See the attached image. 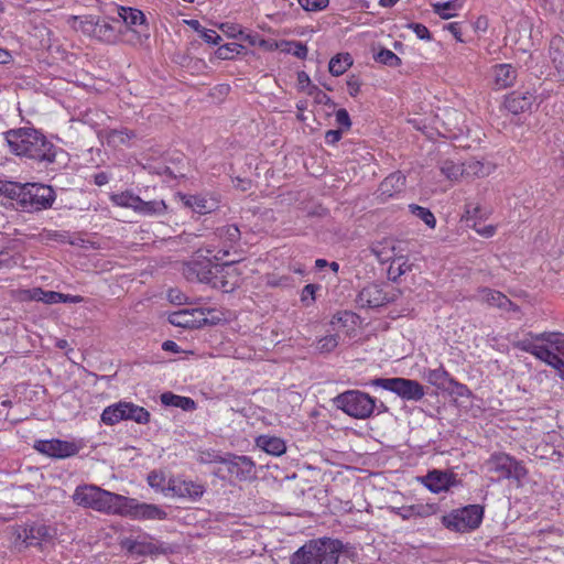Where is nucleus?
<instances>
[{"instance_id": "nucleus-1", "label": "nucleus", "mask_w": 564, "mask_h": 564, "mask_svg": "<svg viewBox=\"0 0 564 564\" xmlns=\"http://www.w3.org/2000/svg\"><path fill=\"white\" fill-rule=\"evenodd\" d=\"M4 138L13 154L28 158L44 165L54 163L57 154L62 152L43 133L34 128L11 129L4 133Z\"/></svg>"}, {"instance_id": "nucleus-2", "label": "nucleus", "mask_w": 564, "mask_h": 564, "mask_svg": "<svg viewBox=\"0 0 564 564\" xmlns=\"http://www.w3.org/2000/svg\"><path fill=\"white\" fill-rule=\"evenodd\" d=\"M517 346L556 369L564 379V334L543 333L534 339H522Z\"/></svg>"}, {"instance_id": "nucleus-3", "label": "nucleus", "mask_w": 564, "mask_h": 564, "mask_svg": "<svg viewBox=\"0 0 564 564\" xmlns=\"http://www.w3.org/2000/svg\"><path fill=\"white\" fill-rule=\"evenodd\" d=\"M343 544L328 538L311 540L291 556V564H338Z\"/></svg>"}, {"instance_id": "nucleus-4", "label": "nucleus", "mask_w": 564, "mask_h": 564, "mask_svg": "<svg viewBox=\"0 0 564 564\" xmlns=\"http://www.w3.org/2000/svg\"><path fill=\"white\" fill-rule=\"evenodd\" d=\"M121 495L104 490L95 485H83L75 489L73 500L77 506L108 514H118Z\"/></svg>"}, {"instance_id": "nucleus-5", "label": "nucleus", "mask_w": 564, "mask_h": 564, "mask_svg": "<svg viewBox=\"0 0 564 564\" xmlns=\"http://www.w3.org/2000/svg\"><path fill=\"white\" fill-rule=\"evenodd\" d=\"M337 409L355 419H367L376 409V400L359 390H349L334 399Z\"/></svg>"}, {"instance_id": "nucleus-6", "label": "nucleus", "mask_w": 564, "mask_h": 564, "mask_svg": "<svg viewBox=\"0 0 564 564\" xmlns=\"http://www.w3.org/2000/svg\"><path fill=\"white\" fill-rule=\"evenodd\" d=\"M203 462H214L220 464L215 474L224 479L235 478L238 480H247L254 473V464L247 456L223 457L215 455L213 458H204Z\"/></svg>"}, {"instance_id": "nucleus-7", "label": "nucleus", "mask_w": 564, "mask_h": 564, "mask_svg": "<svg viewBox=\"0 0 564 564\" xmlns=\"http://www.w3.org/2000/svg\"><path fill=\"white\" fill-rule=\"evenodd\" d=\"M122 549L137 556H158L173 553V546L150 534L126 538L120 542Z\"/></svg>"}, {"instance_id": "nucleus-8", "label": "nucleus", "mask_w": 564, "mask_h": 564, "mask_svg": "<svg viewBox=\"0 0 564 564\" xmlns=\"http://www.w3.org/2000/svg\"><path fill=\"white\" fill-rule=\"evenodd\" d=\"M484 510L478 505H470L443 517V524L455 532L475 530L481 523Z\"/></svg>"}, {"instance_id": "nucleus-9", "label": "nucleus", "mask_w": 564, "mask_h": 564, "mask_svg": "<svg viewBox=\"0 0 564 564\" xmlns=\"http://www.w3.org/2000/svg\"><path fill=\"white\" fill-rule=\"evenodd\" d=\"M489 473L498 474V479H514L521 481L527 476V469L521 462L505 453H494L486 460Z\"/></svg>"}, {"instance_id": "nucleus-10", "label": "nucleus", "mask_w": 564, "mask_h": 564, "mask_svg": "<svg viewBox=\"0 0 564 564\" xmlns=\"http://www.w3.org/2000/svg\"><path fill=\"white\" fill-rule=\"evenodd\" d=\"M372 384L384 390L394 392L409 401H420L424 394V387L416 380L405 378H378Z\"/></svg>"}, {"instance_id": "nucleus-11", "label": "nucleus", "mask_w": 564, "mask_h": 564, "mask_svg": "<svg viewBox=\"0 0 564 564\" xmlns=\"http://www.w3.org/2000/svg\"><path fill=\"white\" fill-rule=\"evenodd\" d=\"M118 514L135 520H165L167 518L166 511L161 507L139 502L137 499L124 496L121 497Z\"/></svg>"}, {"instance_id": "nucleus-12", "label": "nucleus", "mask_w": 564, "mask_h": 564, "mask_svg": "<svg viewBox=\"0 0 564 564\" xmlns=\"http://www.w3.org/2000/svg\"><path fill=\"white\" fill-rule=\"evenodd\" d=\"M54 200L55 192L51 186L37 183L24 184L22 209L28 212L46 209L52 206Z\"/></svg>"}, {"instance_id": "nucleus-13", "label": "nucleus", "mask_w": 564, "mask_h": 564, "mask_svg": "<svg viewBox=\"0 0 564 564\" xmlns=\"http://www.w3.org/2000/svg\"><path fill=\"white\" fill-rule=\"evenodd\" d=\"M34 448L43 455L57 459L74 456L79 452V446L76 443L57 438L36 441Z\"/></svg>"}, {"instance_id": "nucleus-14", "label": "nucleus", "mask_w": 564, "mask_h": 564, "mask_svg": "<svg viewBox=\"0 0 564 564\" xmlns=\"http://www.w3.org/2000/svg\"><path fill=\"white\" fill-rule=\"evenodd\" d=\"M220 264H214L210 260H194L183 265V275L187 281H198L209 284L215 275V268Z\"/></svg>"}, {"instance_id": "nucleus-15", "label": "nucleus", "mask_w": 564, "mask_h": 564, "mask_svg": "<svg viewBox=\"0 0 564 564\" xmlns=\"http://www.w3.org/2000/svg\"><path fill=\"white\" fill-rule=\"evenodd\" d=\"M166 490L171 491L173 496L195 501L204 495L205 487L192 480L172 478L167 482Z\"/></svg>"}, {"instance_id": "nucleus-16", "label": "nucleus", "mask_w": 564, "mask_h": 564, "mask_svg": "<svg viewBox=\"0 0 564 564\" xmlns=\"http://www.w3.org/2000/svg\"><path fill=\"white\" fill-rule=\"evenodd\" d=\"M389 300L381 285L372 283L366 285L359 292L356 301L360 307L373 308L386 304Z\"/></svg>"}, {"instance_id": "nucleus-17", "label": "nucleus", "mask_w": 564, "mask_h": 564, "mask_svg": "<svg viewBox=\"0 0 564 564\" xmlns=\"http://www.w3.org/2000/svg\"><path fill=\"white\" fill-rule=\"evenodd\" d=\"M54 536V530L45 524L37 523L25 528L22 533L18 535V540L28 546L40 545L43 541H50Z\"/></svg>"}, {"instance_id": "nucleus-18", "label": "nucleus", "mask_w": 564, "mask_h": 564, "mask_svg": "<svg viewBox=\"0 0 564 564\" xmlns=\"http://www.w3.org/2000/svg\"><path fill=\"white\" fill-rule=\"evenodd\" d=\"M423 484L432 492L438 494L448 490L456 484V475L451 471L434 469L424 477Z\"/></svg>"}, {"instance_id": "nucleus-19", "label": "nucleus", "mask_w": 564, "mask_h": 564, "mask_svg": "<svg viewBox=\"0 0 564 564\" xmlns=\"http://www.w3.org/2000/svg\"><path fill=\"white\" fill-rule=\"evenodd\" d=\"M475 299L489 306L498 307L506 311L517 308L505 294L489 288L479 289L477 291V294L475 295Z\"/></svg>"}, {"instance_id": "nucleus-20", "label": "nucleus", "mask_w": 564, "mask_h": 564, "mask_svg": "<svg viewBox=\"0 0 564 564\" xmlns=\"http://www.w3.org/2000/svg\"><path fill=\"white\" fill-rule=\"evenodd\" d=\"M535 97L532 93L513 91L505 99V107L511 113H520L529 110Z\"/></svg>"}, {"instance_id": "nucleus-21", "label": "nucleus", "mask_w": 564, "mask_h": 564, "mask_svg": "<svg viewBox=\"0 0 564 564\" xmlns=\"http://www.w3.org/2000/svg\"><path fill=\"white\" fill-rule=\"evenodd\" d=\"M215 235L224 242L215 259L220 260L229 254L228 248H231L240 239V230L236 225H226L216 229Z\"/></svg>"}, {"instance_id": "nucleus-22", "label": "nucleus", "mask_w": 564, "mask_h": 564, "mask_svg": "<svg viewBox=\"0 0 564 564\" xmlns=\"http://www.w3.org/2000/svg\"><path fill=\"white\" fill-rule=\"evenodd\" d=\"M492 77L498 89L512 86L517 79V69L511 64H498L492 67Z\"/></svg>"}, {"instance_id": "nucleus-23", "label": "nucleus", "mask_w": 564, "mask_h": 564, "mask_svg": "<svg viewBox=\"0 0 564 564\" xmlns=\"http://www.w3.org/2000/svg\"><path fill=\"white\" fill-rule=\"evenodd\" d=\"M115 23H120L119 20L110 21L108 18H99L97 17L95 26L96 28V39L112 43L118 39L119 31L117 30Z\"/></svg>"}, {"instance_id": "nucleus-24", "label": "nucleus", "mask_w": 564, "mask_h": 564, "mask_svg": "<svg viewBox=\"0 0 564 564\" xmlns=\"http://www.w3.org/2000/svg\"><path fill=\"white\" fill-rule=\"evenodd\" d=\"M405 177L395 172L387 176L379 186V194L383 199L392 197L394 194L402 192L404 188Z\"/></svg>"}, {"instance_id": "nucleus-25", "label": "nucleus", "mask_w": 564, "mask_h": 564, "mask_svg": "<svg viewBox=\"0 0 564 564\" xmlns=\"http://www.w3.org/2000/svg\"><path fill=\"white\" fill-rule=\"evenodd\" d=\"M182 202L198 214H208L217 207L216 200L200 195H184Z\"/></svg>"}, {"instance_id": "nucleus-26", "label": "nucleus", "mask_w": 564, "mask_h": 564, "mask_svg": "<svg viewBox=\"0 0 564 564\" xmlns=\"http://www.w3.org/2000/svg\"><path fill=\"white\" fill-rule=\"evenodd\" d=\"M425 378L432 386L442 390H449L451 383H454V378L443 367L429 370Z\"/></svg>"}, {"instance_id": "nucleus-27", "label": "nucleus", "mask_w": 564, "mask_h": 564, "mask_svg": "<svg viewBox=\"0 0 564 564\" xmlns=\"http://www.w3.org/2000/svg\"><path fill=\"white\" fill-rule=\"evenodd\" d=\"M257 445L265 453L274 456H280L286 451L284 441L275 436H260L257 440Z\"/></svg>"}, {"instance_id": "nucleus-28", "label": "nucleus", "mask_w": 564, "mask_h": 564, "mask_svg": "<svg viewBox=\"0 0 564 564\" xmlns=\"http://www.w3.org/2000/svg\"><path fill=\"white\" fill-rule=\"evenodd\" d=\"M0 195H3L17 202L18 207L22 208V195H24V184L0 180Z\"/></svg>"}, {"instance_id": "nucleus-29", "label": "nucleus", "mask_w": 564, "mask_h": 564, "mask_svg": "<svg viewBox=\"0 0 564 564\" xmlns=\"http://www.w3.org/2000/svg\"><path fill=\"white\" fill-rule=\"evenodd\" d=\"M161 402L167 406L181 408L184 411H193L196 409V403L188 397H182L172 392H164L161 394Z\"/></svg>"}, {"instance_id": "nucleus-30", "label": "nucleus", "mask_w": 564, "mask_h": 564, "mask_svg": "<svg viewBox=\"0 0 564 564\" xmlns=\"http://www.w3.org/2000/svg\"><path fill=\"white\" fill-rule=\"evenodd\" d=\"M126 402H119L107 406L101 413V421L107 425H113L124 420Z\"/></svg>"}, {"instance_id": "nucleus-31", "label": "nucleus", "mask_w": 564, "mask_h": 564, "mask_svg": "<svg viewBox=\"0 0 564 564\" xmlns=\"http://www.w3.org/2000/svg\"><path fill=\"white\" fill-rule=\"evenodd\" d=\"M372 254L381 263L389 262L394 256V246L391 240L377 242L371 247Z\"/></svg>"}, {"instance_id": "nucleus-32", "label": "nucleus", "mask_w": 564, "mask_h": 564, "mask_svg": "<svg viewBox=\"0 0 564 564\" xmlns=\"http://www.w3.org/2000/svg\"><path fill=\"white\" fill-rule=\"evenodd\" d=\"M352 65V58L348 53L337 54L329 61V72L334 76L343 75Z\"/></svg>"}, {"instance_id": "nucleus-33", "label": "nucleus", "mask_w": 564, "mask_h": 564, "mask_svg": "<svg viewBox=\"0 0 564 564\" xmlns=\"http://www.w3.org/2000/svg\"><path fill=\"white\" fill-rule=\"evenodd\" d=\"M124 420H131L139 424H147L150 421V413L142 406L126 402Z\"/></svg>"}, {"instance_id": "nucleus-34", "label": "nucleus", "mask_w": 564, "mask_h": 564, "mask_svg": "<svg viewBox=\"0 0 564 564\" xmlns=\"http://www.w3.org/2000/svg\"><path fill=\"white\" fill-rule=\"evenodd\" d=\"M137 213L144 216L163 215L166 212V205L164 200H149L145 202L140 198V204L137 205Z\"/></svg>"}, {"instance_id": "nucleus-35", "label": "nucleus", "mask_w": 564, "mask_h": 564, "mask_svg": "<svg viewBox=\"0 0 564 564\" xmlns=\"http://www.w3.org/2000/svg\"><path fill=\"white\" fill-rule=\"evenodd\" d=\"M169 321L172 325L184 328L195 327L197 323V321L194 318V311L188 310L174 312L170 315Z\"/></svg>"}, {"instance_id": "nucleus-36", "label": "nucleus", "mask_w": 564, "mask_h": 564, "mask_svg": "<svg viewBox=\"0 0 564 564\" xmlns=\"http://www.w3.org/2000/svg\"><path fill=\"white\" fill-rule=\"evenodd\" d=\"M550 54L557 68H564V40L560 36L553 37L550 44Z\"/></svg>"}, {"instance_id": "nucleus-37", "label": "nucleus", "mask_w": 564, "mask_h": 564, "mask_svg": "<svg viewBox=\"0 0 564 564\" xmlns=\"http://www.w3.org/2000/svg\"><path fill=\"white\" fill-rule=\"evenodd\" d=\"M441 172L452 181H457L465 173L469 174L464 165L457 164L453 161L446 160L441 165Z\"/></svg>"}, {"instance_id": "nucleus-38", "label": "nucleus", "mask_w": 564, "mask_h": 564, "mask_svg": "<svg viewBox=\"0 0 564 564\" xmlns=\"http://www.w3.org/2000/svg\"><path fill=\"white\" fill-rule=\"evenodd\" d=\"M119 17L128 26L140 25L144 22V14L137 9L123 8L119 10Z\"/></svg>"}, {"instance_id": "nucleus-39", "label": "nucleus", "mask_w": 564, "mask_h": 564, "mask_svg": "<svg viewBox=\"0 0 564 564\" xmlns=\"http://www.w3.org/2000/svg\"><path fill=\"white\" fill-rule=\"evenodd\" d=\"M111 200L120 207L132 208L134 212L138 208L137 205L140 204V197L130 192L115 194L111 196Z\"/></svg>"}, {"instance_id": "nucleus-40", "label": "nucleus", "mask_w": 564, "mask_h": 564, "mask_svg": "<svg viewBox=\"0 0 564 564\" xmlns=\"http://www.w3.org/2000/svg\"><path fill=\"white\" fill-rule=\"evenodd\" d=\"M376 62L389 67H397L401 64L400 57L388 48H381L373 55Z\"/></svg>"}, {"instance_id": "nucleus-41", "label": "nucleus", "mask_w": 564, "mask_h": 564, "mask_svg": "<svg viewBox=\"0 0 564 564\" xmlns=\"http://www.w3.org/2000/svg\"><path fill=\"white\" fill-rule=\"evenodd\" d=\"M409 209L414 216L422 219L426 226L430 228L435 227L436 219L430 209L415 204L409 205Z\"/></svg>"}, {"instance_id": "nucleus-42", "label": "nucleus", "mask_w": 564, "mask_h": 564, "mask_svg": "<svg viewBox=\"0 0 564 564\" xmlns=\"http://www.w3.org/2000/svg\"><path fill=\"white\" fill-rule=\"evenodd\" d=\"M433 11L442 19H449L455 15L452 11H456L460 6L457 1H446L433 3Z\"/></svg>"}, {"instance_id": "nucleus-43", "label": "nucleus", "mask_w": 564, "mask_h": 564, "mask_svg": "<svg viewBox=\"0 0 564 564\" xmlns=\"http://www.w3.org/2000/svg\"><path fill=\"white\" fill-rule=\"evenodd\" d=\"M229 265V263H226L220 267L215 268V275L213 278V281L209 283L215 289H220L224 292H229L234 289L232 285H229V282L225 280L224 270L225 267Z\"/></svg>"}, {"instance_id": "nucleus-44", "label": "nucleus", "mask_w": 564, "mask_h": 564, "mask_svg": "<svg viewBox=\"0 0 564 564\" xmlns=\"http://www.w3.org/2000/svg\"><path fill=\"white\" fill-rule=\"evenodd\" d=\"M413 518H427L435 514L438 510L436 503H416L411 505Z\"/></svg>"}, {"instance_id": "nucleus-45", "label": "nucleus", "mask_w": 564, "mask_h": 564, "mask_svg": "<svg viewBox=\"0 0 564 564\" xmlns=\"http://www.w3.org/2000/svg\"><path fill=\"white\" fill-rule=\"evenodd\" d=\"M134 135L131 131L128 130H111L108 133L107 140L109 143L113 145L123 144Z\"/></svg>"}, {"instance_id": "nucleus-46", "label": "nucleus", "mask_w": 564, "mask_h": 564, "mask_svg": "<svg viewBox=\"0 0 564 564\" xmlns=\"http://www.w3.org/2000/svg\"><path fill=\"white\" fill-rule=\"evenodd\" d=\"M399 258L398 261L393 260L389 268V273L393 274V280L411 271L412 264L408 263L406 260Z\"/></svg>"}, {"instance_id": "nucleus-47", "label": "nucleus", "mask_w": 564, "mask_h": 564, "mask_svg": "<svg viewBox=\"0 0 564 564\" xmlns=\"http://www.w3.org/2000/svg\"><path fill=\"white\" fill-rule=\"evenodd\" d=\"M241 46L237 43H228L221 45L217 50V56L221 59H231L236 54H239Z\"/></svg>"}, {"instance_id": "nucleus-48", "label": "nucleus", "mask_w": 564, "mask_h": 564, "mask_svg": "<svg viewBox=\"0 0 564 564\" xmlns=\"http://www.w3.org/2000/svg\"><path fill=\"white\" fill-rule=\"evenodd\" d=\"M337 335H327L318 340L317 348L321 352H330L338 346Z\"/></svg>"}, {"instance_id": "nucleus-49", "label": "nucleus", "mask_w": 564, "mask_h": 564, "mask_svg": "<svg viewBox=\"0 0 564 564\" xmlns=\"http://www.w3.org/2000/svg\"><path fill=\"white\" fill-rule=\"evenodd\" d=\"M97 17L88 15L79 21L78 29L86 35L96 37V23Z\"/></svg>"}, {"instance_id": "nucleus-50", "label": "nucleus", "mask_w": 564, "mask_h": 564, "mask_svg": "<svg viewBox=\"0 0 564 564\" xmlns=\"http://www.w3.org/2000/svg\"><path fill=\"white\" fill-rule=\"evenodd\" d=\"M148 484L150 487L154 489H160L162 491L166 490V488L164 487L165 477L162 473L151 471L148 476Z\"/></svg>"}, {"instance_id": "nucleus-51", "label": "nucleus", "mask_w": 564, "mask_h": 564, "mask_svg": "<svg viewBox=\"0 0 564 564\" xmlns=\"http://www.w3.org/2000/svg\"><path fill=\"white\" fill-rule=\"evenodd\" d=\"M37 293L43 295V297H41V302H43V303L55 304V303H65L66 302L64 294L59 293V292L44 291V292H37Z\"/></svg>"}, {"instance_id": "nucleus-52", "label": "nucleus", "mask_w": 564, "mask_h": 564, "mask_svg": "<svg viewBox=\"0 0 564 564\" xmlns=\"http://www.w3.org/2000/svg\"><path fill=\"white\" fill-rule=\"evenodd\" d=\"M329 0H299L301 7L307 11L323 10L328 6Z\"/></svg>"}, {"instance_id": "nucleus-53", "label": "nucleus", "mask_w": 564, "mask_h": 564, "mask_svg": "<svg viewBox=\"0 0 564 564\" xmlns=\"http://www.w3.org/2000/svg\"><path fill=\"white\" fill-rule=\"evenodd\" d=\"M336 122L339 127L344 128L345 130H349L351 126V121L349 118V115L346 109L341 108L336 111Z\"/></svg>"}, {"instance_id": "nucleus-54", "label": "nucleus", "mask_w": 564, "mask_h": 564, "mask_svg": "<svg viewBox=\"0 0 564 564\" xmlns=\"http://www.w3.org/2000/svg\"><path fill=\"white\" fill-rule=\"evenodd\" d=\"M289 45L291 46L288 52L292 53L294 56L299 58H305L307 55V47L305 44L301 42H290Z\"/></svg>"}, {"instance_id": "nucleus-55", "label": "nucleus", "mask_w": 564, "mask_h": 564, "mask_svg": "<svg viewBox=\"0 0 564 564\" xmlns=\"http://www.w3.org/2000/svg\"><path fill=\"white\" fill-rule=\"evenodd\" d=\"M307 94L313 96L318 104H327L330 100L329 97L315 85L307 90Z\"/></svg>"}, {"instance_id": "nucleus-56", "label": "nucleus", "mask_w": 564, "mask_h": 564, "mask_svg": "<svg viewBox=\"0 0 564 564\" xmlns=\"http://www.w3.org/2000/svg\"><path fill=\"white\" fill-rule=\"evenodd\" d=\"M390 511L392 513L401 517L403 520H409V519L413 518L412 507L411 506L390 507Z\"/></svg>"}, {"instance_id": "nucleus-57", "label": "nucleus", "mask_w": 564, "mask_h": 564, "mask_svg": "<svg viewBox=\"0 0 564 564\" xmlns=\"http://www.w3.org/2000/svg\"><path fill=\"white\" fill-rule=\"evenodd\" d=\"M410 28L413 30V32L416 34V36L421 40H430L431 33L429 29L421 24V23H412Z\"/></svg>"}, {"instance_id": "nucleus-58", "label": "nucleus", "mask_w": 564, "mask_h": 564, "mask_svg": "<svg viewBox=\"0 0 564 564\" xmlns=\"http://www.w3.org/2000/svg\"><path fill=\"white\" fill-rule=\"evenodd\" d=\"M202 39L207 43L218 44L221 40L220 35L214 30L202 29Z\"/></svg>"}, {"instance_id": "nucleus-59", "label": "nucleus", "mask_w": 564, "mask_h": 564, "mask_svg": "<svg viewBox=\"0 0 564 564\" xmlns=\"http://www.w3.org/2000/svg\"><path fill=\"white\" fill-rule=\"evenodd\" d=\"M317 289H318V285H316V284H306L302 290V294H301L302 302H306L308 299H311V301H314L315 292Z\"/></svg>"}, {"instance_id": "nucleus-60", "label": "nucleus", "mask_w": 564, "mask_h": 564, "mask_svg": "<svg viewBox=\"0 0 564 564\" xmlns=\"http://www.w3.org/2000/svg\"><path fill=\"white\" fill-rule=\"evenodd\" d=\"M343 132L340 129L328 130L325 133V142L329 145L336 144L341 139Z\"/></svg>"}, {"instance_id": "nucleus-61", "label": "nucleus", "mask_w": 564, "mask_h": 564, "mask_svg": "<svg viewBox=\"0 0 564 564\" xmlns=\"http://www.w3.org/2000/svg\"><path fill=\"white\" fill-rule=\"evenodd\" d=\"M448 391L456 393L458 397H467L470 393L467 386L457 382L455 379L454 383H451V389Z\"/></svg>"}, {"instance_id": "nucleus-62", "label": "nucleus", "mask_w": 564, "mask_h": 564, "mask_svg": "<svg viewBox=\"0 0 564 564\" xmlns=\"http://www.w3.org/2000/svg\"><path fill=\"white\" fill-rule=\"evenodd\" d=\"M474 229L482 237L489 238L496 234V226L487 225V226H477V224L473 225Z\"/></svg>"}, {"instance_id": "nucleus-63", "label": "nucleus", "mask_w": 564, "mask_h": 564, "mask_svg": "<svg viewBox=\"0 0 564 564\" xmlns=\"http://www.w3.org/2000/svg\"><path fill=\"white\" fill-rule=\"evenodd\" d=\"M465 214H466V218L467 219H471V218H481L482 217V214H481V209L479 206H476L471 203H467L466 206H465Z\"/></svg>"}, {"instance_id": "nucleus-64", "label": "nucleus", "mask_w": 564, "mask_h": 564, "mask_svg": "<svg viewBox=\"0 0 564 564\" xmlns=\"http://www.w3.org/2000/svg\"><path fill=\"white\" fill-rule=\"evenodd\" d=\"M445 30L449 31L458 42H464L462 37V26L458 22H452L444 26Z\"/></svg>"}]
</instances>
